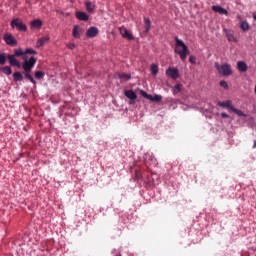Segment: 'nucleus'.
<instances>
[{
	"mask_svg": "<svg viewBox=\"0 0 256 256\" xmlns=\"http://www.w3.org/2000/svg\"><path fill=\"white\" fill-rule=\"evenodd\" d=\"M220 86L225 87V80L220 81Z\"/></svg>",
	"mask_w": 256,
	"mask_h": 256,
	"instance_id": "nucleus-36",
	"label": "nucleus"
},
{
	"mask_svg": "<svg viewBox=\"0 0 256 256\" xmlns=\"http://www.w3.org/2000/svg\"><path fill=\"white\" fill-rule=\"evenodd\" d=\"M175 41V48H174V53L179 55L181 61H186L187 60V55H189V47L185 45V42L183 40L179 39V37L174 38Z\"/></svg>",
	"mask_w": 256,
	"mask_h": 256,
	"instance_id": "nucleus-1",
	"label": "nucleus"
},
{
	"mask_svg": "<svg viewBox=\"0 0 256 256\" xmlns=\"http://www.w3.org/2000/svg\"><path fill=\"white\" fill-rule=\"evenodd\" d=\"M7 63V56L5 54L0 53V65H5Z\"/></svg>",
	"mask_w": 256,
	"mask_h": 256,
	"instance_id": "nucleus-28",
	"label": "nucleus"
},
{
	"mask_svg": "<svg viewBox=\"0 0 256 256\" xmlns=\"http://www.w3.org/2000/svg\"><path fill=\"white\" fill-rule=\"evenodd\" d=\"M226 37L230 43H237V38L232 32H226Z\"/></svg>",
	"mask_w": 256,
	"mask_h": 256,
	"instance_id": "nucleus-20",
	"label": "nucleus"
},
{
	"mask_svg": "<svg viewBox=\"0 0 256 256\" xmlns=\"http://www.w3.org/2000/svg\"><path fill=\"white\" fill-rule=\"evenodd\" d=\"M23 53H24L23 49L18 48V49L14 50V54H8L7 59H8L9 65H11V67H17L18 69H21V62H19L15 58L21 57L23 55Z\"/></svg>",
	"mask_w": 256,
	"mask_h": 256,
	"instance_id": "nucleus-3",
	"label": "nucleus"
},
{
	"mask_svg": "<svg viewBox=\"0 0 256 256\" xmlns=\"http://www.w3.org/2000/svg\"><path fill=\"white\" fill-rule=\"evenodd\" d=\"M12 29H17L18 31H22L25 33L27 31V25L23 23V21L19 18H15L10 23Z\"/></svg>",
	"mask_w": 256,
	"mask_h": 256,
	"instance_id": "nucleus-4",
	"label": "nucleus"
},
{
	"mask_svg": "<svg viewBox=\"0 0 256 256\" xmlns=\"http://www.w3.org/2000/svg\"><path fill=\"white\" fill-rule=\"evenodd\" d=\"M47 41H49V36L38 39L36 45L37 47H43L44 43H47Z\"/></svg>",
	"mask_w": 256,
	"mask_h": 256,
	"instance_id": "nucleus-22",
	"label": "nucleus"
},
{
	"mask_svg": "<svg viewBox=\"0 0 256 256\" xmlns=\"http://www.w3.org/2000/svg\"><path fill=\"white\" fill-rule=\"evenodd\" d=\"M80 33H81V27H79V25L74 26L72 31L73 37H75V39H79Z\"/></svg>",
	"mask_w": 256,
	"mask_h": 256,
	"instance_id": "nucleus-19",
	"label": "nucleus"
},
{
	"mask_svg": "<svg viewBox=\"0 0 256 256\" xmlns=\"http://www.w3.org/2000/svg\"><path fill=\"white\" fill-rule=\"evenodd\" d=\"M115 79H122V81H129V79H131V74H127V73H116L114 75Z\"/></svg>",
	"mask_w": 256,
	"mask_h": 256,
	"instance_id": "nucleus-11",
	"label": "nucleus"
},
{
	"mask_svg": "<svg viewBox=\"0 0 256 256\" xmlns=\"http://www.w3.org/2000/svg\"><path fill=\"white\" fill-rule=\"evenodd\" d=\"M212 11H214V13H219V15H225V8L221 6H212Z\"/></svg>",
	"mask_w": 256,
	"mask_h": 256,
	"instance_id": "nucleus-18",
	"label": "nucleus"
},
{
	"mask_svg": "<svg viewBox=\"0 0 256 256\" xmlns=\"http://www.w3.org/2000/svg\"><path fill=\"white\" fill-rule=\"evenodd\" d=\"M37 63V58L31 57L28 61H24L22 64V69L24 70V76L26 79H28L33 85H36L37 81L31 76V71L35 67V64Z\"/></svg>",
	"mask_w": 256,
	"mask_h": 256,
	"instance_id": "nucleus-2",
	"label": "nucleus"
},
{
	"mask_svg": "<svg viewBox=\"0 0 256 256\" xmlns=\"http://www.w3.org/2000/svg\"><path fill=\"white\" fill-rule=\"evenodd\" d=\"M231 73H233L231 71V66L225 64V76L227 77V76L231 75Z\"/></svg>",
	"mask_w": 256,
	"mask_h": 256,
	"instance_id": "nucleus-31",
	"label": "nucleus"
},
{
	"mask_svg": "<svg viewBox=\"0 0 256 256\" xmlns=\"http://www.w3.org/2000/svg\"><path fill=\"white\" fill-rule=\"evenodd\" d=\"M13 79L14 81H23V74L21 72H14Z\"/></svg>",
	"mask_w": 256,
	"mask_h": 256,
	"instance_id": "nucleus-25",
	"label": "nucleus"
},
{
	"mask_svg": "<svg viewBox=\"0 0 256 256\" xmlns=\"http://www.w3.org/2000/svg\"><path fill=\"white\" fill-rule=\"evenodd\" d=\"M225 108L229 109L231 113H235V115H238V117H245V113H243V111L233 107V105H231V101L227 100L225 102Z\"/></svg>",
	"mask_w": 256,
	"mask_h": 256,
	"instance_id": "nucleus-6",
	"label": "nucleus"
},
{
	"mask_svg": "<svg viewBox=\"0 0 256 256\" xmlns=\"http://www.w3.org/2000/svg\"><path fill=\"white\" fill-rule=\"evenodd\" d=\"M237 69L240 71V73H245L248 69L247 63L243 61L237 62Z\"/></svg>",
	"mask_w": 256,
	"mask_h": 256,
	"instance_id": "nucleus-13",
	"label": "nucleus"
},
{
	"mask_svg": "<svg viewBox=\"0 0 256 256\" xmlns=\"http://www.w3.org/2000/svg\"><path fill=\"white\" fill-rule=\"evenodd\" d=\"M221 117L225 118V112H222Z\"/></svg>",
	"mask_w": 256,
	"mask_h": 256,
	"instance_id": "nucleus-40",
	"label": "nucleus"
},
{
	"mask_svg": "<svg viewBox=\"0 0 256 256\" xmlns=\"http://www.w3.org/2000/svg\"><path fill=\"white\" fill-rule=\"evenodd\" d=\"M166 75L171 77V79H177L179 77V70L177 68H168L166 71Z\"/></svg>",
	"mask_w": 256,
	"mask_h": 256,
	"instance_id": "nucleus-9",
	"label": "nucleus"
},
{
	"mask_svg": "<svg viewBox=\"0 0 256 256\" xmlns=\"http://www.w3.org/2000/svg\"><path fill=\"white\" fill-rule=\"evenodd\" d=\"M124 95L131 101H135V99H137V94L133 90H126Z\"/></svg>",
	"mask_w": 256,
	"mask_h": 256,
	"instance_id": "nucleus-12",
	"label": "nucleus"
},
{
	"mask_svg": "<svg viewBox=\"0 0 256 256\" xmlns=\"http://www.w3.org/2000/svg\"><path fill=\"white\" fill-rule=\"evenodd\" d=\"M119 31H120V35H122V37H124V39H128V41H133V39H135L133 34H131V32H129V30H127V28L120 27Z\"/></svg>",
	"mask_w": 256,
	"mask_h": 256,
	"instance_id": "nucleus-7",
	"label": "nucleus"
},
{
	"mask_svg": "<svg viewBox=\"0 0 256 256\" xmlns=\"http://www.w3.org/2000/svg\"><path fill=\"white\" fill-rule=\"evenodd\" d=\"M227 117H229V115L225 114V118L227 119Z\"/></svg>",
	"mask_w": 256,
	"mask_h": 256,
	"instance_id": "nucleus-43",
	"label": "nucleus"
},
{
	"mask_svg": "<svg viewBox=\"0 0 256 256\" xmlns=\"http://www.w3.org/2000/svg\"><path fill=\"white\" fill-rule=\"evenodd\" d=\"M35 77L36 79H43L45 77V73H43L42 71H36Z\"/></svg>",
	"mask_w": 256,
	"mask_h": 256,
	"instance_id": "nucleus-29",
	"label": "nucleus"
},
{
	"mask_svg": "<svg viewBox=\"0 0 256 256\" xmlns=\"http://www.w3.org/2000/svg\"><path fill=\"white\" fill-rule=\"evenodd\" d=\"M144 29L145 33H149V31H151V20L146 17H144Z\"/></svg>",
	"mask_w": 256,
	"mask_h": 256,
	"instance_id": "nucleus-17",
	"label": "nucleus"
},
{
	"mask_svg": "<svg viewBox=\"0 0 256 256\" xmlns=\"http://www.w3.org/2000/svg\"><path fill=\"white\" fill-rule=\"evenodd\" d=\"M218 105H219L220 107H225V102H218Z\"/></svg>",
	"mask_w": 256,
	"mask_h": 256,
	"instance_id": "nucleus-37",
	"label": "nucleus"
},
{
	"mask_svg": "<svg viewBox=\"0 0 256 256\" xmlns=\"http://www.w3.org/2000/svg\"><path fill=\"white\" fill-rule=\"evenodd\" d=\"M253 19H254V21H256V15H253Z\"/></svg>",
	"mask_w": 256,
	"mask_h": 256,
	"instance_id": "nucleus-41",
	"label": "nucleus"
},
{
	"mask_svg": "<svg viewBox=\"0 0 256 256\" xmlns=\"http://www.w3.org/2000/svg\"><path fill=\"white\" fill-rule=\"evenodd\" d=\"M229 86L227 85V83L225 84V89H227Z\"/></svg>",
	"mask_w": 256,
	"mask_h": 256,
	"instance_id": "nucleus-42",
	"label": "nucleus"
},
{
	"mask_svg": "<svg viewBox=\"0 0 256 256\" xmlns=\"http://www.w3.org/2000/svg\"><path fill=\"white\" fill-rule=\"evenodd\" d=\"M163 99V97L161 95H151V98H149L148 101H155L156 103H159V101H161Z\"/></svg>",
	"mask_w": 256,
	"mask_h": 256,
	"instance_id": "nucleus-26",
	"label": "nucleus"
},
{
	"mask_svg": "<svg viewBox=\"0 0 256 256\" xmlns=\"http://www.w3.org/2000/svg\"><path fill=\"white\" fill-rule=\"evenodd\" d=\"M66 47H68V49H71V51H73V49H75V43H68L66 44Z\"/></svg>",
	"mask_w": 256,
	"mask_h": 256,
	"instance_id": "nucleus-34",
	"label": "nucleus"
},
{
	"mask_svg": "<svg viewBox=\"0 0 256 256\" xmlns=\"http://www.w3.org/2000/svg\"><path fill=\"white\" fill-rule=\"evenodd\" d=\"M183 91V85L182 84H176L173 88L174 95H177Z\"/></svg>",
	"mask_w": 256,
	"mask_h": 256,
	"instance_id": "nucleus-24",
	"label": "nucleus"
},
{
	"mask_svg": "<svg viewBox=\"0 0 256 256\" xmlns=\"http://www.w3.org/2000/svg\"><path fill=\"white\" fill-rule=\"evenodd\" d=\"M215 68L217 69L220 75H223V77H225V64L220 65L219 62H216Z\"/></svg>",
	"mask_w": 256,
	"mask_h": 256,
	"instance_id": "nucleus-14",
	"label": "nucleus"
},
{
	"mask_svg": "<svg viewBox=\"0 0 256 256\" xmlns=\"http://www.w3.org/2000/svg\"><path fill=\"white\" fill-rule=\"evenodd\" d=\"M253 149H256V140L254 141Z\"/></svg>",
	"mask_w": 256,
	"mask_h": 256,
	"instance_id": "nucleus-39",
	"label": "nucleus"
},
{
	"mask_svg": "<svg viewBox=\"0 0 256 256\" xmlns=\"http://www.w3.org/2000/svg\"><path fill=\"white\" fill-rule=\"evenodd\" d=\"M76 19H78V21H89V15H87V13L85 12H76Z\"/></svg>",
	"mask_w": 256,
	"mask_h": 256,
	"instance_id": "nucleus-10",
	"label": "nucleus"
},
{
	"mask_svg": "<svg viewBox=\"0 0 256 256\" xmlns=\"http://www.w3.org/2000/svg\"><path fill=\"white\" fill-rule=\"evenodd\" d=\"M225 15H227V10L225 11Z\"/></svg>",
	"mask_w": 256,
	"mask_h": 256,
	"instance_id": "nucleus-44",
	"label": "nucleus"
},
{
	"mask_svg": "<svg viewBox=\"0 0 256 256\" xmlns=\"http://www.w3.org/2000/svg\"><path fill=\"white\" fill-rule=\"evenodd\" d=\"M148 157H151V155H149V154H146V155H145V161H146V163H147V161H148V160H147Z\"/></svg>",
	"mask_w": 256,
	"mask_h": 256,
	"instance_id": "nucleus-38",
	"label": "nucleus"
},
{
	"mask_svg": "<svg viewBox=\"0 0 256 256\" xmlns=\"http://www.w3.org/2000/svg\"><path fill=\"white\" fill-rule=\"evenodd\" d=\"M151 161H153V158H151Z\"/></svg>",
	"mask_w": 256,
	"mask_h": 256,
	"instance_id": "nucleus-45",
	"label": "nucleus"
},
{
	"mask_svg": "<svg viewBox=\"0 0 256 256\" xmlns=\"http://www.w3.org/2000/svg\"><path fill=\"white\" fill-rule=\"evenodd\" d=\"M140 93H141L142 97H144L145 99H148V100L151 99V94H147V92H145L143 90H141Z\"/></svg>",
	"mask_w": 256,
	"mask_h": 256,
	"instance_id": "nucleus-32",
	"label": "nucleus"
},
{
	"mask_svg": "<svg viewBox=\"0 0 256 256\" xmlns=\"http://www.w3.org/2000/svg\"><path fill=\"white\" fill-rule=\"evenodd\" d=\"M85 7H86V11H88V13H93V11H95V4H93L91 1H86Z\"/></svg>",
	"mask_w": 256,
	"mask_h": 256,
	"instance_id": "nucleus-16",
	"label": "nucleus"
},
{
	"mask_svg": "<svg viewBox=\"0 0 256 256\" xmlns=\"http://www.w3.org/2000/svg\"><path fill=\"white\" fill-rule=\"evenodd\" d=\"M31 27H33L34 29H41V27H43V22L40 19H36L33 20L30 23Z\"/></svg>",
	"mask_w": 256,
	"mask_h": 256,
	"instance_id": "nucleus-15",
	"label": "nucleus"
},
{
	"mask_svg": "<svg viewBox=\"0 0 256 256\" xmlns=\"http://www.w3.org/2000/svg\"><path fill=\"white\" fill-rule=\"evenodd\" d=\"M99 35V28L92 26L86 31V37L93 39Z\"/></svg>",
	"mask_w": 256,
	"mask_h": 256,
	"instance_id": "nucleus-8",
	"label": "nucleus"
},
{
	"mask_svg": "<svg viewBox=\"0 0 256 256\" xmlns=\"http://www.w3.org/2000/svg\"><path fill=\"white\" fill-rule=\"evenodd\" d=\"M150 71L152 73V75H157L159 73V68L157 67V65L155 64H152L151 65V68H150Z\"/></svg>",
	"mask_w": 256,
	"mask_h": 256,
	"instance_id": "nucleus-27",
	"label": "nucleus"
},
{
	"mask_svg": "<svg viewBox=\"0 0 256 256\" xmlns=\"http://www.w3.org/2000/svg\"><path fill=\"white\" fill-rule=\"evenodd\" d=\"M3 39L6 45H9L10 47H15V45H17V39L11 33L4 34Z\"/></svg>",
	"mask_w": 256,
	"mask_h": 256,
	"instance_id": "nucleus-5",
	"label": "nucleus"
},
{
	"mask_svg": "<svg viewBox=\"0 0 256 256\" xmlns=\"http://www.w3.org/2000/svg\"><path fill=\"white\" fill-rule=\"evenodd\" d=\"M196 61H197V58L195 56L191 55L189 57V62L192 63V65H195Z\"/></svg>",
	"mask_w": 256,
	"mask_h": 256,
	"instance_id": "nucleus-33",
	"label": "nucleus"
},
{
	"mask_svg": "<svg viewBox=\"0 0 256 256\" xmlns=\"http://www.w3.org/2000/svg\"><path fill=\"white\" fill-rule=\"evenodd\" d=\"M24 52L27 55H37V51H35L34 49H31V48H27Z\"/></svg>",
	"mask_w": 256,
	"mask_h": 256,
	"instance_id": "nucleus-30",
	"label": "nucleus"
},
{
	"mask_svg": "<svg viewBox=\"0 0 256 256\" xmlns=\"http://www.w3.org/2000/svg\"><path fill=\"white\" fill-rule=\"evenodd\" d=\"M21 57H22L23 61H29V60H27V53H25V51H24V53H22Z\"/></svg>",
	"mask_w": 256,
	"mask_h": 256,
	"instance_id": "nucleus-35",
	"label": "nucleus"
},
{
	"mask_svg": "<svg viewBox=\"0 0 256 256\" xmlns=\"http://www.w3.org/2000/svg\"><path fill=\"white\" fill-rule=\"evenodd\" d=\"M240 29H242V31H249V29H250L249 22L248 21H241L240 22Z\"/></svg>",
	"mask_w": 256,
	"mask_h": 256,
	"instance_id": "nucleus-23",
	"label": "nucleus"
},
{
	"mask_svg": "<svg viewBox=\"0 0 256 256\" xmlns=\"http://www.w3.org/2000/svg\"><path fill=\"white\" fill-rule=\"evenodd\" d=\"M0 71L4 73V75H11L13 73V70L11 69V66H5L0 68Z\"/></svg>",
	"mask_w": 256,
	"mask_h": 256,
	"instance_id": "nucleus-21",
	"label": "nucleus"
}]
</instances>
